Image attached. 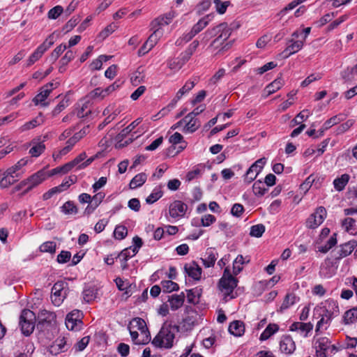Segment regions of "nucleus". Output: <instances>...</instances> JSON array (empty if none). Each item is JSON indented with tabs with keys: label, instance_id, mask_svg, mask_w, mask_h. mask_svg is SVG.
<instances>
[{
	"label": "nucleus",
	"instance_id": "1",
	"mask_svg": "<svg viewBox=\"0 0 357 357\" xmlns=\"http://www.w3.org/2000/svg\"><path fill=\"white\" fill-rule=\"evenodd\" d=\"M177 332V326L165 323L153 338L152 344L156 347L169 349L173 346L175 334Z\"/></svg>",
	"mask_w": 357,
	"mask_h": 357
},
{
	"label": "nucleus",
	"instance_id": "2",
	"mask_svg": "<svg viewBox=\"0 0 357 357\" xmlns=\"http://www.w3.org/2000/svg\"><path fill=\"white\" fill-rule=\"evenodd\" d=\"M217 34L218 36L211 43V46L216 47L229 38L231 29L227 24H220L213 29L207 30L204 34L202 42L206 43L211 37Z\"/></svg>",
	"mask_w": 357,
	"mask_h": 357
},
{
	"label": "nucleus",
	"instance_id": "3",
	"mask_svg": "<svg viewBox=\"0 0 357 357\" xmlns=\"http://www.w3.org/2000/svg\"><path fill=\"white\" fill-rule=\"evenodd\" d=\"M314 341L316 357H327L336 351L335 346L331 344V340L327 337H314Z\"/></svg>",
	"mask_w": 357,
	"mask_h": 357
},
{
	"label": "nucleus",
	"instance_id": "4",
	"mask_svg": "<svg viewBox=\"0 0 357 357\" xmlns=\"http://www.w3.org/2000/svg\"><path fill=\"white\" fill-rule=\"evenodd\" d=\"M237 283V279L231 274L229 268H225L223 275L219 281V288L225 298L231 296L234 289L236 287Z\"/></svg>",
	"mask_w": 357,
	"mask_h": 357
},
{
	"label": "nucleus",
	"instance_id": "5",
	"mask_svg": "<svg viewBox=\"0 0 357 357\" xmlns=\"http://www.w3.org/2000/svg\"><path fill=\"white\" fill-rule=\"evenodd\" d=\"M36 316L30 310H22L20 317V325L22 332L25 335H29L35 328Z\"/></svg>",
	"mask_w": 357,
	"mask_h": 357
},
{
	"label": "nucleus",
	"instance_id": "6",
	"mask_svg": "<svg viewBox=\"0 0 357 357\" xmlns=\"http://www.w3.org/2000/svg\"><path fill=\"white\" fill-rule=\"evenodd\" d=\"M59 83L58 82H51L44 85L40 89L39 93L33 98V102L36 105H41L46 107L49 105V102H45V100L49 96L50 93L54 89L59 86Z\"/></svg>",
	"mask_w": 357,
	"mask_h": 357
},
{
	"label": "nucleus",
	"instance_id": "7",
	"mask_svg": "<svg viewBox=\"0 0 357 357\" xmlns=\"http://www.w3.org/2000/svg\"><path fill=\"white\" fill-rule=\"evenodd\" d=\"M327 215L326 210L323 206L318 207L315 212L310 215L306 220V227L309 229L318 227L325 220Z\"/></svg>",
	"mask_w": 357,
	"mask_h": 357
},
{
	"label": "nucleus",
	"instance_id": "8",
	"mask_svg": "<svg viewBox=\"0 0 357 357\" xmlns=\"http://www.w3.org/2000/svg\"><path fill=\"white\" fill-rule=\"evenodd\" d=\"M266 161L265 158H261L256 160L247 170L244 176V181L247 183L252 182L264 168Z\"/></svg>",
	"mask_w": 357,
	"mask_h": 357
},
{
	"label": "nucleus",
	"instance_id": "9",
	"mask_svg": "<svg viewBox=\"0 0 357 357\" xmlns=\"http://www.w3.org/2000/svg\"><path fill=\"white\" fill-rule=\"evenodd\" d=\"M54 41L52 36H50L34 52L29 56L27 60V66H30L38 61L43 54L53 45Z\"/></svg>",
	"mask_w": 357,
	"mask_h": 357
},
{
	"label": "nucleus",
	"instance_id": "10",
	"mask_svg": "<svg viewBox=\"0 0 357 357\" xmlns=\"http://www.w3.org/2000/svg\"><path fill=\"white\" fill-rule=\"evenodd\" d=\"M187 210V204L180 200H175L169 206V214L172 218L178 220L185 216Z\"/></svg>",
	"mask_w": 357,
	"mask_h": 357
},
{
	"label": "nucleus",
	"instance_id": "11",
	"mask_svg": "<svg viewBox=\"0 0 357 357\" xmlns=\"http://www.w3.org/2000/svg\"><path fill=\"white\" fill-rule=\"evenodd\" d=\"M65 284L63 282H56L52 288L51 299L52 303L56 306H59L66 297Z\"/></svg>",
	"mask_w": 357,
	"mask_h": 357
},
{
	"label": "nucleus",
	"instance_id": "12",
	"mask_svg": "<svg viewBox=\"0 0 357 357\" xmlns=\"http://www.w3.org/2000/svg\"><path fill=\"white\" fill-rule=\"evenodd\" d=\"M119 87L120 84H119L118 82H114L112 84L109 85L105 89H102L99 87L95 89L88 94L87 98L91 100L96 98H100V100H102L106 96H109L112 92L117 90Z\"/></svg>",
	"mask_w": 357,
	"mask_h": 357
},
{
	"label": "nucleus",
	"instance_id": "13",
	"mask_svg": "<svg viewBox=\"0 0 357 357\" xmlns=\"http://www.w3.org/2000/svg\"><path fill=\"white\" fill-rule=\"evenodd\" d=\"M47 178V172L45 169H40L37 172L34 173L26 180L28 184V187L25 190L24 194L29 192L40 183H42Z\"/></svg>",
	"mask_w": 357,
	"mask_h": 357
},
{
	"label": "nucleus",
	"instance_id": "14",
	"mask_svg": "<svg viewBox=\"0 0 357 357\" xmlns=\"http://www.w3.org/2000/svg\"><path fill=\"white\" fill-rule=\"evenodd\" d=\"M175 17V12L170 11L158 17L151 22V30H162V27L168 25Z\"/></svg>",
	"mask_w": 357,
	"mask_h": 357
},
{
	"label": "nucleus",
	"instance_id": "15",
	"mask_svg": "<svg viewBox=\"0 0 357 357\" xmlns=\"http://www.w3.org/2000/svg\"><path fill=\"white\" fill-rule=\"evenodd\" d=\"M82 313L79 310H73L68 313L66 318V326L68 330L77 331L82 324Z\"/></svg>",
	"mask_w": 357,
	"mask_h": 357
},
{
	"label": "nucleus",
	"instance_id": "16",
	"mask_svg": "<svg viewBox=\"0 0 357 357\" xmlns=\"http://www.w3.org/2000/svg\"><path fill=\"white\" fill-rule=\"evenodd\" d=\"M21 177V176L9 167L5 171L3 176L0 180V187L1 188H8L17 182Z\"/></svg>",
	"mask_w": 357,
	"mask_h": 357
},
{
	"label": "nucleus",
	"instance_id": "17",
	"mask_svg": "<svg viewBox=\"0 0 357 357\" xmlns=\"http://www.w3.org/2000/svg\"><path fill=\"white\" fill-rule=\"evenodd\" d=\"M296 349V344L289 335H283L280 341V350L285 354H291Z\"/></svg>",
	"mask_w": 357,
	"mask_h": 357
},
{
	"label": "nucleus",
	"instance_id": "18",
	"mask_svg": "<svg viewBox=\"0 0 357 357\" xmlns=\"http://www.w3.org/2000/svg\"><path fill=\"white\" fill-rule=\"evenodd\" d=\"M313 327V324L310 322H294L290 326V331H298L303 337H307L308 333L312 331Z\"/></svg>",
	"mask_w": 357,
	"mask_h": 357
},
{
	"label": "nucleus",
	"instance_id": "19",
	"mask_svg": "<svg viewBox=\"0 0 357 357\" xmlns=\"http://www.w3.org/2000/svg\"><path fill=\"white\" fill-rule=\"evenodd\" d=\"M199 46V41L194 40L189 47L181 54L178 58V68H181L191 57Z\"/></svg>",
	"mask_w": 357,
	"mask_h": 357
},
{
	"label": "nucleus",
	"instance_id": "20",
	"mask_svg": "<svg viewBox=\"0 0 357 357\" xmlns=\"http://www.w3.org/2000/svg\"><path fill=\"white\" fill-rule=\"evenodd\" d=\"M45 122V118L43 116L42 113H39V114L32 120L26 122L22 126L19 128V131L20 132H26L29 130H32L42 124Z\"/></svg>",
	"mask_w": 357,
	"mask_h": 357
},
{
	"label": "nucleus",
	"instance_id": "21",
	"mask_svg": "<svg viewBox=\"0 0 357 357\" xmlns=\"http://www.w3.org/2000/svg\"><path fill=\"white\" fill-rule=\"evenodd\" d=\"M184 269L188 275L195 280H199L202 275V268L199 266L192 261L190 264H187L184 266Z\"/></svg>",
	"mask_w": 357,
	"mask_h": 357
},
{
	"label": "nucleus",
	"instance_id": "22",
	"mask_svg": "<svg viewBox=\"0 0 357 357\" xmlns=\"http://www.w3.org/2000/svg\"><path fill=\"white\" fill-rule=\"evenodd\" d=\"M357 246V242L356 241H350L340 246V249L338 251L339 255L335 257L336 259H340L348 255H349Z\"/></svg>",
	"mask_w": 357,
	"mask_h": 357
},
{
	"label": "nucleus",
	"instance_id": "23",
	"mask_svg": "<svg viewBox=\"0 0 357 357\" xmlns=\"http://www.w3.org/2000/svg\"><path fill=\"white\" fill-rule=\"evenodd\" d=\"M287 47L283 51L282 54H284V57H288L290 55L298 52L302 49L303 46V41L302 40H294L293 39L289 40Z\"/></svg>",
	"mask_w": 357,
	"mask_h": 357
},
{
	"label": "nucleus",
	"instance_id": "24",
	"mask_svg": "<svg viewBox=\"0 0 357 357\" xmlns=\"http://www.w3.org/2000/svg\"><path fill=\"white\" fill-rule=\"evenodd\" d=\"M185 300V295L182 292L180 294H172L168 296L167 301L169 303L170 307L172 310H176L180 308Z\"/></svg>",
	"mask_w": 357,
	"mask_h": 357
},
{
	"label": "nucleus",
	"instance_id": "25",
	"mask_svg": "<svg viewBox=\"0 0 357 357\" xmlns=\"http://www.w3.org/2000/svg\"><path fill=\"white\" fill-rule=\"evenodd\" d=\"M183 124H185L184 128H183V132L192 133L196 131L199 127L200 126V123L195 119V118L190 117L187 119V116H185L183 119Z\"/></svg>",
	"mask_w": 357,
	"mask_h": 357
},
{
	"label": "nucleus",
	"instance_id": "26",
	"mask_svg": "<svg viewBox=\"0 0 357 357\" xmlns=\"http://www.w3.org/2000/svg\"><path fill=\"white\" fill-rule=\"evenodd\" d=\"M31 144L32 147L29 150V153L32 157L39 156L45 149V144L39 138L33 139Z\"/></svg>",
	"mask_w": 357,
	"mask_h": 357
},
{
	"label": "nucleus",
	"instance_id": "27",
	"mask_svg": "<svg viewBox=\"0 0 357 357\" xmlns=\"http://www.w3.org/2000/svg\"><path fill=\"white\" fill-rule=\"evenodd\" d=\"M218 258V254L214 250L207 249L204 257L202 258V261L205 267L209 268L214 266Z\"/></svg>",
	"mask_w": 357,
	"mask_h": 357
},
{
	"label": "nucleus",
	"instance_id": "28",
	"mask_svg": "<svg viewBox=\"0 0 357 357\" xmlns=\"http://www.w3.org/2000/svg\"><path fill=\"white\" fill-rule=\"evenodd\" d=\"M299 300V297L296 296L294 293L287 294L284 297L279 311L282 312L286 310L293 305L297 303Z\"/></svg>",
	"mask_w": 357,
	"mask_h": 357
},
{
	"label": "nucleus",
	"instance_id": "29",
	"mask_svg": "<svg viewBox=\"0 0 357 357\" xmlns=\"http://www.w3.org/2000/svg\"><path fill=\"white\" fill-rule=\"evenodd\" d=\"M229 331L231 334H232L234 336H241L245 332V326L243 323L241 321H232L229 324Z\"/></svg>",
	"mask_w": 357,
	"mask_h": 357
},
{
	"label": "nucleus",
	"instance_id": "30",
	"mask_svg": "<svg viewBox=\"0 0 357 357\" xmlns=\"http://www.w3.org/2000/svg\"><path fill=\"white\" fill-rule=\"evenodd\" d=\"M122 111L121 107H115L114 105H109L104 111L103 114L107 115V122H112Z\"/></svg>",
	"mask_w": 357,
	"mask_h": 357
},
{
	"label": "nucleus",
	"instance_id": "31",
	"mask_svg": "<svg viewBox=\"0 0 357 357\" xmlns=\"http://www.w3.org/2000/svg\"><path fill=\"white\" fill-rule=\"evenodd\" d=\"M105 197L103 192H98L91 197V206H88L86 208L85 212L88 214L92 213L102 202Z\"/></svg>",
	"mask_w": 357,
	"mask_h": 357
},
{
	"label": "nucleus",
	"instance_id": "32",
	"mask_svg": "<svg viewBox=\"0 0 357 357\" xmlns=\"http://www.w3.org/2000/svg\"><path fill=\"white\" fill-rule=\"evenodd\" d=\"M39 323H52L54 321L56 315L53 312L46 310H41L38 316Z\"/></svg>",
	"mask_w": 357,
	"mask_h": 357
},
{
	"label": "nucleus",
	"instance_id": "33",
	"mask_svg": "<svg viewBox=\"0 0 357 357\" xmlns=\"http://www.w3.org/2000/svg\"><path fill=\"white\" fill-rule=\"evenodd\" d=\"M279 330V326L275 324H270L267 326L265 330L260 335L259 340L264 341L271 337L273 334L277 333Z\"/></svg>",
	"mask_w": 357,
	"mask_h": 357
},
{
	"label": "nucleus",
	"instance_id": "34",
	"mask_svg": "<svg viewBox=\"0 0 357 357\" xmlns=\"http://www.w3.org/2000/svg\"><path fill=\"white\" fill-rule=\"evenodd\" d=\"M196 84V80H189L188 81L184 86L178 90L176 93V95L174 99L175 102L180 100L183 96L185 93H188Z\"/></svg>",
	"mask_w": 357,
	"mask_h": 357
},
{
	"label": "nucleus",
	"instance_id": "35",
	"mask_svg": "<svg viewBox=\"0 0 357 357\" xmlns=\"http://www.w3.org/2000/svg\"><path fill=\"white\" fill-rule=\"evenodd\" d=\"M333 312L329 310L326 305L317 306L314 310V315L318 314L319 317H321L323 318L327 319L330 322L332 319Z\"/></svg>",
	"mask_w": 357,
	"mask_h": 357
},
{
	"label": "nucleus",
	"instance_id": "36",
	"mask_svg": "<svg viewBox=\"0 0 357 357\" xmlns=\"http://www.w3.org/2000/svg\"><path fill=\"white\" fill-rule=\"evenodd\" d=\"M349 178L350 176L347 174H344L340 177L335 178L333 181L335 189L337 191L343 190L348 183Z\"/></svg>",
	"mask_w": 357,
	"mask_h": 357
},
{
	"label": "nucleus",
	"instance_id": "37",
	"mask_svg": "<svg viewBox=\"0 0 357 357\" xmlns=\"http://www.w3.org/2000/svg\"><path fill=\"white\" fill-rule=\"evenodd\" d=\"M343 229L352 234L356 233V220L352 218H346L342 221Z\"/></svg>",
	"mask_w": 357,
	"mask_h": 357
},
{
	"label": "nucleus",
	"instance_id": "38",
	"mask_svg": "<svg viewBox=\"0 0 357 357\" xmlns=\"http://www.w3.org/2000/svg\"><path fill=\"white\" fill-rule=\"evenodd\" d=\"M152 31V34L149 37V38L146 41V45L149 46V49H152L157 44L159 39L163 35V30L155 29Z\"/></svg>",
	"mask_w": 357,
	"mask_h": 357
},
{
	"label": "nucleus",
	"instance_id": "39",
	"mask_svg": "<svg viewBox=\"0 0 357 357\" xmlns=\"http://www.w3.org/2000/svg\"><path fill=\"white\" fill-rule=\"evenodd\" d=\"M249 261L250 259L245 260L243 255H238L233 263V273L238 275L243 270V265Z\"/></svg>",
	"mask_w": 357,
	"mask_h": 357
},
{
	"label": "nucleus",
	"instance_id": "40",
	"mask_svg": "<svg viewBox=\"0 0 357 357\" xmlns=\"http://www.w3.org/2000/svg\"><path fill=\"white\" fill-rule=\"evenodd\" d=\"M147 175L145 173L137 174L130 182V188L132 189L142 186L146 181Z\"/></svg>",
	"mask_w": 357,
	"mask_h": 357
},
{
	"label": "nucleus",
	"instance_id": "41",
	"mask_svg": "<svg viewBox=\"0 0 357 357\" xmlns=\"http://www.w3.org/2000/svg\"><path fill=\"white\" fill-rule=\"evenodd\" d=\"M146 328L147 327L144 320L139 317L134 318L128 325V330L134 329L141 331Z\"/></svg>",
	"mask_w": 357,
	"mask_h": 357
},
{
	"label": "nucleus",
	"instance_id": "42",
	"mask_svg": "<svg viewBox=\"0 0 357 357\" xmlns=\"http://www.w3.org/2000/svg\"><path fill=\"white\" fill-rule=\"evenodd\" d=\"M284 85V80L282 78L275 79L266 87L268 95L272 94L279 90Z\"/></svg>",
	"mask_w": 357,
	"mask_h": 357
},
{
	"label": "nucleus",
	"instance_id": "43",
	"mask_svg": "<svg viewBox=\"0 0 357 357\" xmlns=\"http://www.w3.org/2000/svg\"><path fill=\"white\" fill-rule=\"evenodd\" d=\"M208 22L209 16L207 15L199 20L198 22L192 26L191 31L193 32L195 35H197L208 25Z\"/></svg>",
	"mask_w": 357,
	"mask_h": 357
},
{
	"label": "nucleus",
	"instance_id": "44",
	"mask_svg": "<svg viewBox=\"0 0 357 357\" xmlns=\"http://www.w3.org/2000/svg\"><path fill=\"white\" fill-rule=\"evenodd\" d=\"M68 46L66 44H61L57 46L52 52L49 57V61L52 63H54L60 55L67 49Z\"/></svg>",
	"mask_w": 357,
	"mask_h": 357
},
{
	"label": "nucleus",
	"instance_id": "45",
	"mask_svg": "<svg viewBox=\"0 0 357 357\" xmlns=\"http://www.w3.org/2000/svg\"><path fill=\"white\" fill-rule=\"evenodd\" d=\"M357 321V307L347 310L344 314V322L346 324L354 323Z\"/></svg>",
	"mask_w": 357,
	"mask_h": 357
},
{
	"label": "nucleus",
	"instance_id": "46",
	"mask_svg": "<svg viewBox=\"0 0 357 357\" xmlns=\"http://www.w3.org/2000/svg\"><path fill=\"white\" fill-rule=\"evenodd\" d=\"M145 74L143 70H140L139 68L137 69L135 73H132L130 80L133 85L137 86L142 82L145 81Z\"/></svg>",
	"mask_w": 357,
	"mask_h": 357
},
{
	"label": "nucleus",
	"instance_id": "47",
	"mask_svg": "<svg viewBox=\"0 0 357 357\" xmlns=\"http://www.w3.org/2000/svg\"><path fill=\"white\" fill-rule=\"evenodd\" d=\"M162 191L160 188H155L152 192L146 199V202L149 204H153L162 196Z\"/></svg>",
	"mask_w": 357,
	"mask_h": 357
},
{
	"label": "nucleus",
	"instance_id": "48",
	"mask_svg": "<svg viewBox=\"0 0 357 357\" xmlns=\"http://www.w3.org/2000/svg\"><path fill=\"white\" fill-rule=\"evenodd\" d=\"M344 120V115L343 114H338L336 116H334L327 120L324 123V130H328L332 126L339 123L340 122Z\"/></svg>",
	"mask_w": 357,
	"mask_h": 357
},
{
	"label": "nucleus",
	"instance_id": "49",
	"mask_svg": "<svg viewBox=\"0 0 357 357\" xmlns=\"http://www.w3.org/2000/svg\"><path fill=\"white\" fill-rule=\"evenodd\" d=\"M28 160L25 158L20 160L16 164L10 167L15 172L17 173L18 175L22 176L24 174V167L27 165Z\"/></svg>",
	"mask_w": 357,
	"mask_h": 357
},
{
	"label": "nucleus",
	"instance_id": "50",
	"mask_svg": "<svg viewBox=\"0 0 357 357\" xmlns=\"http://www.w3.org/2000/svg\"><path fill=\"white\" fill-rule=\"evenodd\" d=\"M162 289L163 291L172 292L177 291L178 289V285L177 283L172 282V280H164L161 282Z\"/></svg>",
	"mask_w": 357,
	"mask_h": 357
},
{
	"label": "nucleus",
	"instance_id": "51",
	"mask_svg": "<svg viewBox=\"0 0 357 357\" xmlns=\"http://www.w3.org/2000/svg\"><path fill=\"white\" fill-rule=\"evenodd\" d=\"M61 211L65 214L73 215L77 213V208L73 202H66L61 207Z\"/></svg>",
	"mask_w": 357,
	"mask_h": 357
},
{
	"label": "nucleus",
	"instance_id": "52",
	"mask_svg": "<svg viewBox=\"0 0 357 357\" xmlns=\"http://www.w3.org/2000/svg\"><path fill=\"white\" fill-rule=\"evenodd\" d=\"M265 231V227L262 224L255 225L251 227L250 235L254 237H261Z\"/></svg>",
	"mask_w": 357,
	"mask_h": 357
},
{
	"label": "nucleus",
	"instance_id": "53",
	"mask_svg": "<svg viewBox=\"0 0 357 357\" xmlns=\"http://www.w3.org/2000/svg\"><path fill=\"white\" fill-rule=\"evenodd\" d=\"M97 294V290L93 288L86 289L83 291V298L86 302L90 303L95 300Z\"/></svg>",
	"mask_w": 357,
	"mask_h": 357
},
{
	"label": "nucleus",
	"instance_id": "54",
	"mask_svg": "<svg viewBox=\"0 0 357 357\" xmlns=\"http://www.w3.org/2000/svg\"><path fill=\"white\" fill-rule=\"evenodd\" d=\"M213 3L215 6L216 11L221 15L226 12L227 7L230 5V1H229L213 0Z\"/></svg>",
	"mask_w": 357,
	"mask_h": 357
},
{
	"label": "nucleus",
	"instance_id": "55",
	"mask_svg": "<svg viewBox=\"0 0 357 357\" xmlns=\"http://www.w3.org/2000/svg\"><path fill=\"white\" fill-rule=\"evenodd\" d=\"M56 244L54 241H47L40 246V250L43 252L54 253L56 250Z\"/></svg>",
	"mask_w": 357,
	"mask_h": 357
},
{
	"label": "nucleus",
	"instance_id": "56",
	"mask_svg": "<svg viewBox=\"0 0 357 357\" xmlns=\"http://www.w3.org/2000/svg\"><path fill=\"white\" fill-rule=\"evenodd\" d=\"M252 189L255 195L257 196H263L267 190L261 181H257L255 182Z\"/></svg>",
	"mask_w": 357,
	"mask_h": 357
},
{
	"label": "nucleus",
	"instance_id": "57",
	"mask_svg": "<svg viewBox=\"0 0 357 357\" xmlns=\"http://www.w3.org/2000/svg\"><path fill=\"white\" fill-rule=\"evenodd\" d=\"M128 234V229L125 226L118 225L116 227L114 235L116 238L121 240L123 239Z\"/></svg>",
	"mask_w": 357,
	"mask_h": 357
},
{
	"label": "nucleus",
	"instance_id": "58",
	"mask_svg": "<svg viewBox=\"0 0 357 357\" xmlns=\"http://www.w3.org/2000/svg\"><path fill=\"white\" fill-rule=\"evenodd\" d=\"M63 12V8L61 6H56L49 10L47 17L49 19L56 20Z\"/></svg>",
	"mask_w": 357,
	"mask_h": 357
},
{
	"label": "nucleus",
	"instance_id": "59",
	"mask_svg": "<svg viewBox=\"0 0 357 357\" xmlns=\"http://www.w3.org/2000/svg\"><path fill=\"white\" fill-rule=\"evenodd\" d=\"M202 170L203 168H200L199 166L195 167L192 170L188 172L186 175V180L190 182L193 179L198 178L201 175Z\"/></svg>",
	"mask_w": 357,
	"mask_h": 357
},
{
	"label": "nucleus",
	"instance_id": "60",
	"mask_svg": "<svg viewBox=\"0 0 357 357\" xmlns=\"http://www.w3.org/2000/svg\"><path fill=\"white\" fill-rule=\"evenodd\" d=\"M354 120L349 119L340 125L336 129V135H341L347 132L354 125Z\"/></svg>",
	"mask_w": 357,
	"mask_h": 357
},
{
	"label": "nucleus",
	"instance_id": "61",
	"mask_svg": "<svg viewBox=\"0 0 357 357\" xmlns=\"http://www.w3.org/2000/svg\"><path fill=\"white\" fill-rule=\"evenodd\" d=\"M138 344H146L151 340L150 333L148 328L139 331Z\"/></svg>",
	"mask_w": 357,
	"mask_h": 357
},
{
	"label": "nucleus",
	"instance_id": "62",
	"mask_svg": "<svg viewBox=\"0 0 357 357\" xmlns=\"http://www.w3.org/2000/svg\"><path fill=\"white\" fill-rule=\"evenodd\" d=\"M68 105V99L64 98L53 109L52 115L56 116Z\"/></svg>",
	"mask_w": 357,
	"mask_h": 357
},
{
	"label": "nucleus",
	"instance_id": "63",
	"mask_svg": "<svg viewBox=\"0 0 357 357\" xmlns=\"http://www.w3.org/2000/svg\"><path fill=\"white\" fill-rule=\"evenodd\" d=\"M77 181V176L75 175H72L68 176V178H66L61 184L60 185L61 187L63 190H67L72 184L76 183Z\"/></svg>",
	"mask_w": 357,
	"mask_h": 357
},
{
	"label": "nucleus",
	"instance_id": "64",
	"mask_svg": "<svg viewBox=\"0 0 357 357\" xmlns=\"http://www.w3.org/2000/svg\"><path fill=\"white\" fill-rule=\"evenodd\" d=\"M135 255H133L132 247L124 249L121 252L119 255V257L121 260L128 261V259L134 257Z\"/></svg>",
	"mask_w": 357,
	"mask_h": 357
}]
</instances>
